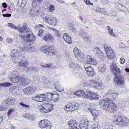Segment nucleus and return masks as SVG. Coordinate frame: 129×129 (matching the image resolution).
<instances>
[{"instance_id": "nucleus-60", "label": "nucleus", "mask_w": 129, "mask_h": 129, "mask_svg": "<svg viewBox=\"0 0 129 129\" xmlns=\"http://www.w3.org/2000/svg\"><path fill=\"white\" fill-rule=\"evenodd\" d=\"M32 69H33L32 70L33 71H35V70H36V67L33 68H32Z\"/></svg>"}, {"instance_id": "nucleus-10", "label": "nucleus", "mask_w": 129, "mask_h": 129, "mask_svg": "<svg viewBox=\"0 0 129 129\" xmlns=\"http://www.w3.org/2000/svg\"><path fill=\"white\" fill-rule=\"evenodd\" d=\"M45 21L50 25L55 26L57 24L58 20L55 17H45Z\"/></svg>"}, {"instance_id": "nucleus-43", "label": "nucleus", "mask_w": 129, "mask_h": 129, "mask_svg": "<svg viewBox=\"0 0 129 129\" xmlns=\"http://www.w3.org/2000/svg\"><path fill=\"white\" fill-rule=\"evenodd\" d=\"M56 89L58 91L61 92L64 90V89L61 86H59L56 87Z\"/></svg>"}, {"instance_id": "nucleus-25", "label": "nucleus", "mask_w": 129, "mask_h": 129, "mask_svg": "<svg viewBox=\"0 0 129 129\" xmlns=\"http://www.w3.org/2000/svg\"><path fill=\"white\" fill-rule=\"evenodd\" d=\"M73 51L75 57L77 58H79L80 57H81L82 54L81 53V51L77 47H75L74 48Z\"/></svg>"}, {"instance_id": "nucleus-12", "label": "nucleus", "mask_w": 129, "mask_h": 129, "mask_svg": "<svg viewBox=\"0 0 129 129\" xmlns=\"http://www.w3.org/2000/svg\"><path fill=\"white\" fill-rule=\"evenodd\" d=\"M18 31L20 33L19 34V36L23 39L25 38V36L22 33H24L26 30V32L27 33L30 32L31 31L29 28H27L26 25L22 26L18 29Z\"/></svg>"}, {"instance_id": "nucleus-19", "label": "nucleus", "mask_w": 129, "mask_h": 129, "mask_svg": "<svg viewBox=\"0 0 129 129\" xmlns=\"http://www.w3.org/2000/svg\"><path fill=\"white\" fill-rule=\"evenodd\" d=\"M115 76V78L114 79V81H115L117 84L118 85H124V81L123 80V78L122 77L119 78V77L117 76V75Z\"/></svg>"}, {"instance_id": "nucleus-39", "label": "nucleus", "mask_w": 129, "mask_h": 129, "mask_svg": "<svg viewBox=\"0 0 129 129\" xmlns=\"http://www.w3.org/2000/svg\"><path fill=\"white\" fill-rule=\"evenodd\" d=\"M111 105H103V107L104 110H110L111 109Z\"/></svg>"}, {"instance_id": "nucleus-53", "label": "nucleus", "mask_w": 129, "mask_h": 129, "mask_svg": "<svg viewBox=\"0 0 129 129\" xmlns=\"http://www.w3.org/2000/svg\"><path fill=\"white\" fill-rule=\"evenodd\" d=\"M93 126H95V127L99 128L100 127V124L97 122L95 123V124H94Z\"/></svg>"}, {"instance_id": "nucleus-24", "label": "nucleus", "mask_w": 129, "mask_h": 129, "mask_svg": "<svg viewBox=\"0 0 129 129\" xmlns=\"http://www.w3.org/2000/svg\"><path fill=\"white\" fill-rule=\"evenodd\" d=\"M87 63L92 65H96L97 64L96 61L90 56H88L87 58Z\"/></svg>"}, {"instance_id": "nucleus-4", "label": "nucleus", "mask_w": 129, "mask_h": 129, "mask_svg": "<svg viewBox=\"0 0 129 129\" xmlns=\"http://www.w3.org/2000/svg\"><path fill=\"white\" fill-rule=\"evenodd\" d=\"M40 50L46 54L54 55L57 52V50L54 47L47 45L42 46L40 49Z\"/></svg>"}, {"instance_id": "nucleus-52", "label": "nucleus", "mask_w": 129, "mask_h": 129, "mask_svg": "<svg viewBox=\"0 0 129 129\" xmlns=\"http://www.w3.org/2000/svg\"><path fill=\"white\" fill-rule=\"evenodd\" d=\"M43 31V30L42 29L40 30L39 32V35L40 36H42L43 35V34H42Z\"/></svg>"}, {"instance_id": "nucleus-2", "label": "nucleus", "mask_w": 129, "mask_h": 129, "mask_svg": "<svg viewBox=\"0 0 129 129\" xmlns=\"http://www.w3.org/2000/svg\"><path fill=\"white\" fill-rule=\"evenodd\" d=\"M10 80L13 83L18 82L19 85L22 86L26 85L29 82V81L27 78L24 77L23 76L21 77L17 76L16 74L12 73L10 75Z\"/></svg>"}, {"instance_id": "nucleus-13", "label": "nucleus", "mask_w": 129, "mask_h": 129, "mask_svg": "<svg viewBox=\"0 0 129 129\" xmlns=\"http://www.w3.org/2000/svg\"><path fill=\"white\" fill-rule=\"evenodd\" d=\"M85 69L86 74L88 76L92 77L94 76L95 74L94 70L91 66L85 67Z\"/></svg>"}, {"instance_id": "nucleus-7", "label": "nucleus", "mask_w": 129, "mask_h": 129, "mask_svg": "<svg viewBox=\"0 0 129 129\" xmlns=\"http://www.w3.org/2000/svg\"><path fill=\"white\" fill-rule=\"evenodd\" d=\"M104 47L108 58L110 59H114L115 56V54L113 50L111 49V47L105 44Z\"/></svg>"}, {"instance_id": "nucleus-22", "label": "nucleus", "mask_w": 129, "mask_h": 129, "mask_svg": "<svg viewBox=\"0 0 129 129\" xmlns=\"http://www.w3.org/2000/svg\"><path fill=\"white\" fill-rule=\"evenodd\" d=\"M88 110L92 114L93 116V119L95 120L99 115L98 111L96 109H94L91 108H89Z\"/></svg>"}, {"instance_id": "nucleus-40", "label": "nucleus", "mask_w": 129, "mask_h": 129, "mask_svg": "<svg viewBox=\"0 0 129 129\" xmlns=\"http://www.w3.org/2000/svg\"><path fill=\"white\" fill-rule=\"evenodd\" d=\"M55 8L53 5H50V6L49 8V10L50 12H53L55 10Z\"/></svg>"}, {"instance_id": "nucleus-34", "label": "nucleus", "mask_w": 129, "mask_h": 129, "mask_svg": "<svg viewBox=\"0 0 129 129\" xmlns=\"http://www.w3.org/2000/svg\"><path fill=\"white\" fill-rule=\"evenodd\" d=\"M107 28L108 30V32L109 34L111 36H113L114 37H116L115 35L113 34V28L110 29V27L109 26H107Z\"/></svg>"}, {"instance_id": "nucleus-18", "label": "nucleus", "mask_w": 129, "mask_h": 129, "mask_svg": "<svg viewBox=\"0 0 129 129\" xmlns=\"http://www.w3.org/2000/svg\"><path fill=\"white\" fill-rule=\"evenodd\" d=\"M45 105L44 106L40 105L38 107L39 109L43 113L49 112L51 111L53 109V107L51 106L50 109H49L48 108H45Z\"/></svg>"}, {"instance_id": "nucleus-20", "label": "nucleus", "mask_w": 129, "mask_h": 129, "mask_svg": "<svg viewBox=\"0 0 129 129\" xmlns=\"http://www.w3.org/2000/svg\"><path fill=\"white\" fill-rule=\"evenodd\" d=\"M78 108L77 105H66L64 107V109L65 110L67 111L70 112L74 110H76Z\"/></svg>"}, {"instance_id": "nucleus-35", "label": "nucleus", "mask_w": 129, "mask_h": 129, "mask_svg": "<svg viewBox=\"0 0 129 129\" xmlns=\"http://www.w3.org/2000/svg\"><path fill=\"white\" fill-rule=\"evenodd\" d=\"M52 30L54 32V35L55 36L59 37L60 36V31L58 30L54 29L53 28H52Z\"/></svg>"}, {"instance_id": "nucleus-36", "label": "nucleus", "mask_w": 129, "mask_h": 129, "mask_svg": "<svg viewBox=\"0 0 129 129\" xmlns=\"http://www.w3.org/2000/svg\"><path fill=\"white\" fill-rule=\"evenodd\" d=\"M39 95V102H42L45 100V96L44 94Z\"/></svg>"}, {"instance_id": "nucleus-46", "label": "nucleus", "mask_w": 129, "mask_h": 129, "mask_svg": "<svg viewBox=\"0 0 129 129\" xmlns=\"http://www.w3.org/2000/svg\"><path fill=\"white\" fill-rule=\"evenodd\" d=\"M120 3H116L115 5V7L117 9L119 10L120 11H121V9L120 8Z\"/></svg>"}, {"instance_id": "nucleus-33", "label": "nucleus", "mask_w": 129, "mask_h": 129, "mask_svg": "<svg viewBox=\"0 0 129 129\" xmlns=\"http://www.w3.org/2000/svg\"><path fill=\"white\" fill-rule=\"evenodd\" d=\"M92 92L89 90H87L85 92V97L90 99Z\"/></svg>"}, {"instance_id": "nucleus-9", "label": "nucleus", "mask_w": 129, "mask_h": 129, "mask_svg": "<svg viewBox=\"0 0 129 129\" xmlns=\"http://www.w3.org/2000/svg\"><path fill=\"white\" fill-rule=\"evenodd\" d=\"M110 68L112 72L115 75V76H116L121 73L120 70L117 68V65L114 62H112L111 64Z\"/></svg>"}, {"instance_id": "nucleus-29", "label": "nucleus", "mask_w": 129, "mask_h": 129, "mask_svg": "<svg viewBox=\"0 0 129 129\" xmlns=\"http://www.w3.org/2000/svg\"><path fill=\"white\" fill-rule=\"evenodd\" d=\"M52 94V100L54 101L57 100L59 98V95L58 93L56 92H53Z\"/></svg>"}, {"instance_id": "nucleus-56", "label": "nucleus", "mask_w": 129, "mask_h": 129, "mask_svg": "<svg viewBox=\"0 0 129 129\" xmlns=\"http://www.w3.org/2000/svg\"><path fill=\"white\" fill-rule=\"evenodd\" d=\"M118 94L117 93H113V95L114 96H115V97H117Z\"/></svg>"}, {"instance_id": "nucleus-58", "label": "nucleus", "mask_w": 129, "mask_h": 129, "mask_svg": "<svg viewBox=\"0 0 129 129\" xmlns=\"http://www.w3.org/2000/svg\"><path fill=\"white\" fill-rule=\"evenodd\" d=\"M24 107H25L26 108H28L29 107V105H22Z\"/></svg>"}, {"instance_id": "nucleus-6", "label": "nucleus", "mask_w": 129, "mask_h": 129, "mask_svg": "<svg viewBox=\"0 0 129 129\" xmlns=\"http://www.w3.org/2000/svg\"><path fill=\"white\" fill-rule=\"evenodd\" d=\"M87 84L90 87L99 90L101 89L103 86L102 82L101 80H99L98 81H96L93 78L89 80Z\"/></svg>"}, {"instance_id": "nucleus-62", "label": "nucleus", "mask_w": 129, "mask_h": 129, "mask_svg": "<svg viewBox=\"0 0 129 129\" xmlns=\"http://www.w3.org/2000/svg\"><path fill=\"white\" fill-rule=\"evenodd\" d=\"M3 40V38L0 36V40L1 41H2Z\"/></svg>"}, {"instance_id": "nucleus-63", "label": "nucleus", "mask_w": 129, "mask_h": 129, "mask_svg": "<svg viewBox=\"0 0 129 129\" xmlns=\"http://www.w3.org/2000/svg\"><path fill=\"white\" fill-rule=\"evenodd\" d=\"M19 104L20 105H26V104H23L22 102L19 103Z\"/></svg>"}, {"instance_id": "nucleus-42", "label": "nucleus", "mask_w": 129, "mask_h": 129, "mask_svg": "<svg viewBox=\"0 0 129 129\" xmlns=\"http://www.w3.org/2000/svg\"><path fill=\"white\" fill-rule=\"evenodd\" d=\"M117 108L116 105H111V109L110 110V111L112 112L114 111V110H116L117 109Z\"/></svg>"}, {"instance_id": "nucleus-5", "label": "nucleus", "mask_w": 129, "mask_h": 129, "mask_svg": "<svg viewBox=\"0 0 129 129\" xmlns=\"http://www.w3.org/2000/svg\"><path fill=\"white\" fill-rule=\"evenodd\" d=\"M35 38V37L33 34L27 35L26 38H24L25 41L24 43L25 44H27V45L23 49L24 51H27L31 49L32 47L31 43L34 41Z\"/></svg>"}, {"instance_id": "nucleus-47", "label": "nucleus", "mask_w": 129, "mask_h": 129, "mask_svg": "<svg viewBox=\"0 0 129 129\" xmlns=\"http://www.w3.org/2000/svg\"><path fill=\"white\" fill-rule=\"evenodd\" d=\"M14 111V109H10L7 113V114L9 116L12 113H13V112Z\"/></svg>"}, {"instance_id": "nucleus-37", "label": "nucleus", "mask_w": 129, "mask_h": 129, "mask_svg": "<svg viewBox=\"0 0 129 129\" xmlns=\"http://www.w3.org/2000/svg\"><path fill=\"white\" fill-rule=\"evenodd\" d=\"M41 66L43 67L49 68L51 67L52 65V63H51L49 64H46L45 63H41Z\"/></svg>"}, {"instance_id": "nucleus-17", "label": "nucleus", "mask_w": 129, "mask_h": 129, "mask_svg": "<svg viewBox=\"0 0 129 129\" xmlns=\"http://www.w3.org/2000/svg\"><path fill=\"white\" fill-rule=\"evenodd\" d=\"M43 39L48 42H53L54 40L53 36L49 33L46 34L43 37Z\"/></svg>"}, {"instance_id": "nucleus-54", "label": "nucleus", "mask_w": 129, "mask_h": 129, "mask_svg": "<svg viewBox=\"0 0 129 129\" xmlns=\"http://www.w3.org/2000/svg\"><path fill=\"white\" fill-rule=\"evenodd\" d=\"M2 5L3 7L5 8H6L7 7V4L5 3H2Z\"/></svg>"}, {"instance_id": "nucleus-26", "label": "nucleus", "mask_w": 129, "mask_h": 129, "mask_svg": "<svg viewBox=\"0 0 129 129\" xmlns=\"http://www.w3.org/2000/svg\"><path fill=\"white\" fill-rule=\"evenodd\" d=\"M15 99L10 97L7 98L5 101V104L8 105L13 104L15 102Z\"/></svg>"}, {"instance_id": "nucleus-59", "label": "nucleus", "mask_w": 129, "mask_h": 129, "mask_svg": "<svg viewBox=\"0 0 129 129\" xmlns=\"http://www.w3.org/2000/svg\"><path fill=\"white\" fill-rule=\"evenodd\" d=\"M4 86V83H0V86Z\"/></svg>"}, {"instance_id": "nucleus-3", "label": "nucleus", "mask_w": 129, "mask_h": 129, "mask_svg": "<svg viewBox=\"0 0 129 129\" xmlns=\"http://www.w3.org/2000/svg\"><path fill=\"white\" fill-rule=\"evenodd\" d=\"M114 116V118H116L114 123L116 125L120 127H125L129 124V119L126 117L122 115Z\"/></svg>"}, {"instance_id": "nucleus-32", "label": "nucleus", "mask_w": 129, "mask_h": 129, "mask_svg": "<svg viewBox=\"0 0 129 129\" xmlns=\"http://www.w3.org/2000/svg\"><path fill=\"white\" fill-rule=\"evenodd\" d=\"M99 95L96 93L92 92L90 100L98 99H99Z\"/></svg>"}, {"instance_id": "nucleus-23", "label": "nucleus", "mask_w": 129, "mask_h": 129, "mask_svg": "<svg viewBox=\"0 0 129 129\" xmlns=\"http://www.w3.org/2000/svg\"><path fill=\"white\" fill-rule=\"evenodd\" d=\"M63 38L64 40L68 44H70L72 43V41L71 40V38L67 33L64 34Z\"/></svg>"}, {"instance_id": "nucleus-44", "label": "nucleus", "mask_w": 129, "mask_h": 129, "mask_svg": "<svg viewBox=\"0 0 129 129\" xmlns=\"http://www.w3.org/2000/svg\"><path fill=\"white\" fill-rule=\"evenodd\" d=\"M84 2L87 5L92 6L93 5V3H91L89 0H84Z\"/></svg>"}, {"instance_id": "nucleus-50", "label": "nucleus", "mask_w": 129, "mask_h": 129, "mask_svg": "<svg viewBox=\"0 0 129 129\" xmlns=\"http://www.w3.org/2000/svg\"><path fill=\"white\" fill-rule=\"evenodd\" d=\"M11 85L12 84L9 82L4 83V86L5 87L10 86H11Z\"/></svg>"}, {"instance_id": "nucleus-28", "label": "nucleus", "mask_w": 129, "mask_h": 129, "mask_svg": "<svg viewBox=\"0 0 129 129\" xmlns=\"http://www.w3.org/2000/svg\"><path fill=\"white\" fill-rule=\"evenodd\" d=\"M52 93L48 92L46 93L45 96V100L46 101L50 102L52 100Z\"/></svg>"}, {"instance_id": "nucleus-38", "label": "nucleus", "mask_w": 129, "mask_h": 129, "mask_svg": "<svg viewBox=\"0 0 129 129\" xmlns=\"http://www.w3.org/2000/svg\"><path fill=\"white\" fill-rule=\"evenodd\" d=\"M101 68L100 69V71L101 72H104L106 70V67L105 66H100V68Z\"/></svg>"}, {"instance_id": "nucleus-11", "label": "nucleus", "mask_w": 129, "mask_h": 129, "mask_svg": "<svg viewBox=\"0 0 129 129\" xmlns=\"http://www.w3.org/2000/svg\"><path fill=\"white\" fill-rule=\"evenodd\" d=\"M37 90L36 87L34 86H29L23 89V91L25 94H30L35 92Z\"/></svg>"}, {"instance_id": "nucleus-14", "label": "nucleus", "mask_w": 129, "mask_h": 129, "mask_svg": "<svg viewBox=\"0 0 129 129\" xmlns=\"http://www.w3.org/2000/svg\"><path fill=\"white\" fill-rule=\"evenodd\" d=\"M100 105H111L113 104L114 105H115L112 100L108 98L100 100Z\"/></svg>"}, {"instance_id": "nucleus-21", "label": "nucleus", "mask_w": 129, "mask_h": 129, "mask_svg": "<svg viewBox=\"0 0 129 129\" xmlns=\"http://www.w3.org/2000/svg\"><path fill=\"white\" fill-rule=\"evenodd\" d=\"M89 122L86 120L79 124L80 129H88Z\"/></svg>"}, {"instance_id": "nucleus-48", "label": "nucleus", "mask_w": 129, "mask_h": 129, "mask_svg": "<svg viewBox=\"0 0 129 129\" xmlns=\"http://www.w3.org/2000/svg\"><path fill=\"white\" fill-rule=\"evenodd\" d=\"M119 62L121 64H122L125 63V60L124 58L121 57L119 60Z\"/></svg>"}, {"instance_id": "nucleus-31", "label": "nucleus", "mask_w": 129, "mask_h": 129, "mask_svg": "<svg viewBox=\"0 0 129 129\" xmlns=\"http://www.w3.org/2000/svg\"><path fill=\"white\" fill-rule=\"evenodd\" d=\"M96 11L99 12L101 13L105 14L107 13V11L104 8H97L96 9Z\"/></svg>"}, {"instance_id": "nucleus-45", "label": "nucleus", "mask_w": 129, "mask_h": 129, "mask_svg": "<svg viewBox=\"0 0 129 129\" xmlns=\"http://www.w3.org/2000/svg\"><path fill=\"white\" fill-rule=\"evenodd\" d=\"M9 26L10 27L12 28H14L15 29H17V27L15 26L14 25L11 23H9L8 24Z\"/></svg>"}, {"instance_id": "nucleus-27", "label": "nucleus", "mask_w": 129, "mask_h": 129, "mask_svg": "<svg viewBox=\"0 0 129 129\" xmlns=\"http://www.w3.org/2000/svg\"><path fill=\"white\" fill-rule=\"evenodd\" d=\"M23 117L28 119L33 120L35 119V116L34 114H25L23 115Z\"/></svg>"}, {"instance_id": "nucleus-64", "label": "nucleus", "mask_w": 129, "mask_h": 129, "mask_svg": "<svg viewBox=\"0 0 129 129\" xmlns=\"http://www.w3.org/2000/svg\"><path fill=\"white\" fill-rule=\"evenodd\" d=\"M120 7L121 6V7H125L124 5H122L121 4H120Z\"/></svg>"}, {"instance_id": "nucleus-1", "label": "nucleus", "mask_w": 129, "mask_h": 129, "mask_svg": "<svg viewBox=\"0 0 129 129\" xmlns=\"http://www.w3.org/2000/svg\"><path fill=\"white\" fill-rule=\"evenodd\" d=\"M24 52V51L21 49H13L12 50L11 56L12 60L15 63H17L18 62V65L19 66L26 67L28 65V60H26L24 61L21 60L19 62L18 61L20 58L19 57L22 55V54H23Z\"/></svg>"}, {"instance_id": "nucleus-61", "label": "nucleus", "mask_w": 129, "mask_h": 129, "mask_svg": "<svg viewBox=\"0 0 129 129\" xmlns=\"http://www.w3.org/2000/svg\"><path fill=\"white\" fill-rule=\"evenodd\" d=\"M95 126H93V128H92V129H98L99 128H97V127H95Z\"/></svg>"}, {"instance_id": "nucleus-49", "label": "nucleus", "mask_w": 129, "mask_h": 129, "mask_svg": "<svg viewBox=\"0 0 129 129\" xmlns=\"http://www.w3.org/2000/svg\"><path fill=\"white\" fill-rule=\"evenodd\" d=\"M7 107L5 106L2 105L0 106V111L6 110L7 109Z\"/></svg>"}, {"instance_id": "nucleus-55", "label": "nucleus", "mask_w": 129, "mask_h": 129, "mask_svg": "<svg viewBox=\"0 0 129 129\" xmlns=\"http://www.w3.org/2000/svg\"><path fill=\"white\" fill-rule=\"evenodd\" d=\"M57 2L61 3H64V2L62 0H56Z\"/></svg>"}, {"instance_id": "nucleus-8", "label": "nucleus", "mask_w": 129, "mask_h": 129, "mask_svg": "<svg viewBox=\"0 0 129 129\" xmlns=\"http://www.w3.org/2000/svg\"><path fill=\"white\" fill-rule=\"evenodd\" d=\"M40 127L43 129H50L51 127V122L48 120H43L38 122Z\"/></svg>"}, {"instance_id": "nucleus-57", "label": "nucleus", "mask_w": 129, "mask_h": 129, "mask_svg": "<svg viewBox=\"0 0 129 129\" xmlns=\"http://www.w3.org/2000/svg\"><path fill=\"white\" fill-rule=\"evenodd\" d=\"M125 70L126 71L129 72V69L127 68H126L125 69Z\"/></svg>"}, {"instance_id": "nucleus-30", "label": "nucleus", "mask_w": 129, "mask_h": 129, "mask_svg": "<svg viewBox=\"0 0 129 129\" xmlns=\"http://www.w3.org/2000/svg\"><path fill=\"white\" fill-rule=\"evenodd\" d=\"M74 94L78 96H83L85 94V92L84 91L82 90H79L75 92H74Z\"/></svg>"}, {"instance_id": "nucleus-51", "label": "nucleus", "mask_w": 129, "mask_h": 129, "mask_svg": "<svg viewBox=\"0 0 129 129\" xmlns=\"http://www.w3.org/2000/svg\"><path fill=\"white\" fill-rule=\"evenodd\" d=\"M3 16L5 17H10L11 16V14H10L7 13L6 14H3Z\"/></svg>"}, {"instance_id": "nucleus-41", "label": "nucleus", "mask_w": 129, "mask_h": 129, "mask_svg": "<svg viewBox=\"0 0 129 129\" xmlns=\"http://www.w3.org/2000/svg\"><path fill=\"white\" fill-rule=\"evenodd\" d=\"M39 95L36 96L35 97H32V100L34 101L39 102Z\"/></svg>"}, {"instance_id": "nucleus-16", "label": "nucleus", "mask_w": 129, "mask_h": 129, "mask_svg": "<svg viewBox=\"0 0 129 129\" xmlns=\"http://www.w3.org/2000/svg\"><path fill=\"white\" fill-rule=\"evenodd\" d=\"M68 123L70 127L73 128V129H76L79 127V125L78 123L76 122V121L74 120H71L68 122Z\"/></svg>"}, {"instance_id": "nucleus-15", "label": "nucleus", "mask_w": 129, "mask_h": 129, "mask_svg": "<svg viewBox=\"0 0 129 129\" xmlns=\"http://www.w3.org/2000/svg\"><path fill=\"white\" fill-rule=\"evenodd\" d=\"M69 68L70 69H73V71L78 72L80 67L79 65L77 63H75L73 62H71L69 64Z\"/></svg>"}]
</instances>
